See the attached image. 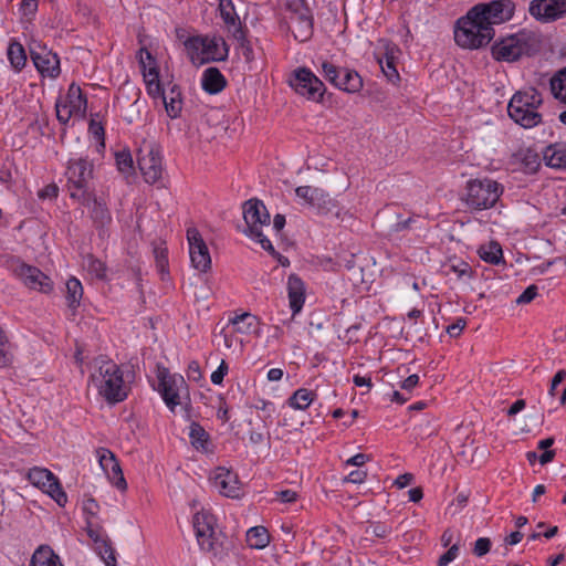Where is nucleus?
<instances>
[{
    "instance_id": "obj_20",
    "label": "nucleus",
    "mask_w": 566,
    "mask_h": 566,
    "mask_svg": "<svg viewBox=\"0 0 566 566\" xmlns=\"http://www.w3.org/2000/svg\"><path fill=\"white\" fill-rule=\"evenodd\" d=\"M15 272L18 276L22 280V282L30 289L38 290L44 293H48L52 289V282L49 276H46L42 271L38 268L20 264Z\"/></svg>"
},
{
    "instance_id": "obj_53",
    "label": "nucleus",
    "mask_w": 566,
    "mask_h": 566,
    "mask_svg": "<svg viewBox=\"0 0 566 566\" xmlns=\"http://www.w3.org/2000/svg\"><path fill=\"white\" fill-rule=\"evenodd\" d=\"M537 295L536 285H530L526 290L517 297L516 302L518 304H526L532 302Z\"/></svg>"
},
{
    "instance_id": "obj_42",
    "label": "nucleus",
    "mask_w": 566,
    "mask_h": 566,
    "mask_svg": "<svg viewBox=\"0 0 566 566\" xmlns=\"http://www.w3.org/2000/svg\"><path fill=\"white\" fill-rule=\"evenodd\" d=\"M137 57H138L140 69L143 71V75L150 70L153 71V69H154V72H158L156 60L146 48H142L139 50Z\"/></svg>"
},
{
    "instance_id": "obj_1",
    "label": "nucleus",
    "mask_w": 566,
    "mask_h": 566,
    "mask_svg": "<svg viewBox=\"0 0 566 566\" xmlns=\"http://www.w3.org/2000/svg\"><path fill=\"white\" fill-rule=\"evenodd\" d=\"M514 10L515 6L511 0H494L474 6L457 21L455 43L469 50L488 45L495 35L493 27L509 21Z\"/></svg>"
},
{
    "instance_id": "obj_52",
    "label": "nucleus",
    "mask_w": 566,
    "mask_h": 566,
    "mask_svg": "<svg viewBox=\"0 0 566 566\" xmlns=\"http://www.w3.org/2000/svg\"><path fill=\"white\" fill-rule=\"evenodd\" d=\"M240 43L241 54L245 59L247 62H251L254 59L253 49L251 44L245 40L243 35L242 39H235Z\"/></svg>"
},
{
    "instance_id": "obj_24",
    "label": "nucleus",
    "mask_w": 566,
    "mask_h": 566,
    "mask_svg": "<svg viewBox=\"0 0 566 566\" xmlns=\"http://www.w3.org/2000/svg\"><path fill=\"white\" fill-rule=\"evenodd\" d=\"M287 294L293 316L302 311L305 302V284L300 276L291 274L287 279Z\"/></svg>"
},
{
    "instance_id": "obj_60",
    "label": "nucleus",
    "mask_w": 566,
    "mask_h": 566,
    "mask_svg": "<svg viewBox=\"0 0 566 566\" xmlns=\"http://www.w3.org/2000/svg\"><path fill=\"white\" fill-rule=\"evenodd\" d=\"M451 269L455 273H458L459 277L471 276V272H472L471 266L468 263H465V262H460L458 265L452 264Z\"/></svg>"
},
{
    "instance_id": "obj_64",
    "label": "nucleus",
    "mask_w": 566,
    "mask_h": 566,
    "mask_svg": "<svg viewBox=\"0 0 566 566\" xmlns=\"http://www.w3.org/2000/svg\"><path fill=\"white\" fill-rule=\"evenodd\" d=\"M57 193H59L57 186L52 184V185H48L45 188H43L39 192V196H40V198H56Z\"/></svg>"
},
{
    "instance_id": "obj_3",
    "label": "nucleus",
    "mask_w": 566,
    "mask_h": 566,
    "mask_svg": "<svg viewBox=\"0 0 566 566\" xmlns=\"http://www.w3.org/2000/svg\"><path fill=\"white\" fill-rule=\"evenodd\" d=\"M542 46L539 34L522 30L495 42L492 55L497 61L514 62L520 57L536 54Z\"/></svg>"
},
{
    "instance_id": "obj_26",
    "label": "nucleus",
    "mask_w": 566,
    "mask_h": 566,
    "mask_svg": "<svg viewBox=\"0 0 566 566\" xmlns=\"http://www.w3.org/2000/svg\"><path fill=\"white\" fill-rule=\"evenodd\" d=\"M163 103L167 115L170 118H177L182 111V98L180 88L176 84H168V87L163 91Z\"/></svg>"
},
{
    "instance_id": "obj_9",
    "label": "nucleus",
    "mask_w": 566,
    "mask_h": 566,
    "mask_svg": "<svg viewBox=\"0 0 566 566\" xmlns=\"http://www.w3.org/2000/svg\"><path fill=\"white\" fill-rule=\"evenodd\" d=\"M192 523L200 547L206 552L217 555L221 544L214 530V516L209 511L201 510L195 514Z\"/></svg>"
},
{
    "instance_id": "obj_58",
    "label": "nucleus",
    "mask_w": 566,
    "mask_h": 566,
    "mask_svg": "<svg viewBox=\"0 0 566 566\" xmlns=\"http://www.w3.org/2000/svg\"><path fill=\"white\" fill-rule=\"evenodd\" d=\"M367 476V473L366 471H363V470H355V471H352L346 478H345V481L346 482H352V483H356V484H360L365 481Z\"/></svg>"
},
{
    "instance_id": "obj_19",
    "label": "nucleus",
    "mask_w": 566,
    "mask_h": 566,
    "mask_svg": "<svg viewBox=\"0 0 566 566\" xmlns=\"http://www.w3.org/2000/svg\"><path fill=\"white\" fill-rule=\"evenodd\" d=\"M210 480L220 494L232 499L240 496L241 484L234 472L226 468H217L211 474Z\"/></svg>"
},
{
    "instance_id": "obj_59",
    "label": "nucleus",
    "mask_w": 566,
    "mask_h": 566,
    "mask_svg": "<svg viewBox=\"0 0 566 566\" xmlns=\"http://www.w3.org/2000/svg\"><path fill=\"white\" fill-rule=\"evenodd\" d=\"M381 69L385 73V75L389 78V80H394V78H398L399 75H398V72L395 67V64H394V61L388 59L386 60V66H384L381 64Z\"/></svg>"
},
{
    "instance_id": "obj_48",
    "label": "nucleus",
    "mask_w": 566,
    "mask_h": 566,
    "mask_svg": "<svg viewBox=\"0 0 566 566\" xmlns=\"http://www.w3.org/2000/svg\"><path fill=\"white\" fill-rule=\"evenodd\" d=\"M83 511L86 514L87 520L91 521V518L96 517L99 511V505L95 499L87 497L83 501Z\"/></svg>"
},
{
    "instance_id": "obj_33",
    "label": "nucleus",
    "mask_w": 566,
    "mask_h": 566,
    "mask_svg": "<svg viewBox=\"0 0 566 566\" xmlns=\"http://www.w3.org/2000/svg\"><path fill=\"white\" fill-rule=\"evenodd\" d=\"M247 544L251 548L262 549L270 543V534L264 526H254L247 532Z\"/></svg>"
},
{
    "instance_id": "obj_44",
    "label": "nucleus",
    "mask_w": 566,
    "mask_h": 566,
    "mask_svg": "<svg viewBox=\"0 0 566 566\" xmlns=\"http://www.w3.org/2000/svg\"><path fill=\"white\" fill-rule=\"evenodd\" d=\"M115 159L116 166L120 172L129 175L133 171V157L128 150L116 153Z\"/></svg>"
},
{
    "instance_id": "obj_22",
    "label": "nucleus",
    "mask_w": 566,
    "mask_h": 566,
    "mask_svg": "<svg viewBox=\"0 0 566 566\" xmlns=\"http://www.w3.org/2000/svg\"><path fill=\"white\" fill-rule=\"evenodd\" d=\"M289 29L296 41L306 42L310 40L313 34V19L308 13V10L294 13L290 18Z\"/></svg>"
},
{
    "instance_id": "obj_17",
    "label": "nucleus",
    "mask_w": 566,
    "mask_h": 566,
    "mask_svg": "<svg viewBox=\"0 0 566 566\" xmlns=\"http://www.w3.org/2000/svg\"><path fill=\"white\" fill-rule=\"evenodd\" d=\"M158 390L170 410L180 403L179 390L185 387V380L181 376L171 375L167 370L160 371L158 375Z\"/></svg>"
},
{
    "instance_id": "obj_15",
    "label": "nucleus",
    "mask_w": 566,
    "mask_h": 566,
    "mask_svg": "<svg viewBox=\"0 0 566 566\" xmlns=\"http://www.w3.org/2000/svg\"><path fill=\"white\" fill-rule=\"evenodd\" d=\"M190 260L195 269L207 272L211 266V258L207 244L196 228L187 230Z\"/></svg>"
},
{
    "instance_id": "obj_54",
    "label": "nucleus",
    "mask_w": 566,
    "mask_h": 566,
    "mask_svg": "<svg viewBox=\"0 0 566 566\" xmlns=\"http://www.w3.org/2000/svg\"><path fill=\"white\" fill-rule=\"evenodd\" d=\"M187 377L190 380L199 381L202 378L201 369L198 361L192 360L187 368Z\"/></svg>"
},
{
    "instance_id": "obj_46",
    "label": "nucleus",
    "mask_w": 566,
    "mask_h": 566,
    "mask_svg": "<svg viewBox=\"0 0 566 566\" xmlns=\"http://www.w3.org/2000/svg\"><path fill=\"white\" fill-rule=\"evenodd\" d=\"M11 363L10 344L0 329V366H7Z\"/></svg>"
},
{
    "instance_id": "obj_30",
    "label": "nucleus",
    "mask_w": 566,
    "mask_h": 566,
    "mask_svg": "<svg viewBox=\"0 0 566 566\" xmlns=\"http://www.w3.org/2000/svg\"><path fill=\"white\" fill-rule=\"evenodd\" d=\"M29 566H63V564L50 546L41 545L34 551Z\"/></svg>"
},
{
    "instance_id": "obj_37",
    "label": "nucleus",
    "mask_w": 566,
    "mask_h": 566,
    "mask_svg": "<svg viewBox=\"0 0 566 566\" xmlns=\"http://www.w3.org/2000/svg\"><path fill=\"white\" fill-rule=\"evenodd\" d=\"M479 254L482 260L491 264H499L503 258L502 248L497 242H490L479 249Z\"/></svg>"
},
{
    "instance_id": "obj_16",
    "label": "nucleus",
    "mask_w": 566,
    "mask_h": 566,
    "mask_svg": "<svg viewBox=\"0 0 566 566\" xmlns=\"http://www.w3.org/2000/svg\"><path fill=\"white\" fill-rule=\"evenodd\" d=\"M528 11L538 21H555L566 14V0H532Z\"/></svg>"
},
{
    "instance_id": "obj_29",
    "label": "nucleus",
    "mask_w": 566,
    "mask_h": 566,
    "mask_svg": "<svg viewBox=\"0 0 566 566\" xmlns=\"http://www.w3.org/2000/svg\"><path fill=\"white\" fill-rule=\"evenodd\" d=\"M201 85L207 93L218 94L226 87L227 81L217 67H208L203 71Z\"/></svg>"
},
{
    "instance_id": "obj_28",
    "label": "nucleus",
    "mask_w": 566,
    "mask_h": 566,
    "mask_svg": "<svg viewBox=\"0 0 566 566\" xmlns=\"http://www.w3.org/2000/svg\"><path fill=\"white\" fill-rule=\"evenodd\" d=\"M543 160L551 168L566 170V144L555 143L545 147Z\"/></svg>"
},
{
    "instance_id": "obj_38",
    "label": "nucleus",
    "mask_w": 566,
    "mask_h": 566,
    "mask_svg": "<svg viewBox=\"0 0 566 566\" xmlns=\"http://www.w3.org/2000/svg\"><path fill=\"white\" fill-rule=\"evenodd\" d=\"M144 81L149 95L153 97H161L163 91H165L166 87H163L160 84L159 72H154V70L148 71L144 74Z\"/></svg>"
},
{
    "instance_id": "obj_7",
    "label": "nucleus",
    "mask_w": 566,
    "mask_h": 566,
    "mask_svg": "<svg viewBox=\"0 0 566 566\" xmlns=\"http://www.w3.org/2000/svg\"><path fill=\"white\" fill-rule=\"evenodd\" d=\"M192 63L203 64L210 61H223L228 56V45L220 35H196L185 41Z\"/></svg>"
},
{
    "instance_id": "obj_62",
    "label": "nucleus",
    "mask_w": 566,
    "mask_h": 566,
    "mask_svg": "<svg viewBox=\"0 0 566 566\" xmlns=\"http://www.w3.org/2000/svg\"><path fill=\"white\" fill-rule=\"evenodd\" d=\"M566 378V370H558L552 379L549 395L555 396L556 387Z\"/></svg>"
},
{
    "instance_id": "obj_18",
    "label": "nucleus",
    "mask_w": 566,
    "mask_h": 566,
    "mask_svg": "<svg viewBox=\"0 0 566 566\" xmlns=\"http://www.w3.org/2000/svg\"><path fill=\"white\" fill-rule=\"evenodd\" d=\"M98 462L104 472L107 474L111 483L119 491H126L127 482L124 478L119 462L115 454L108 449L101 448L97 451Z\"/></svg>"
},
{
    "instance_id": "obj_6",
    "label": "nucleus",
    "mask_w": 566,
    "mask_h": 566,
    "mask_svg": "<svg viewBox=\"0 0 566 566\" xmlns=\"http://www.w3.org/2000/svg\"><path fill=\"white\" fill-rule=\"evenodd\" d=\"M66 189L70 197L78 202L90 201L91 199V180L93 178V164L86 158H71L67 161L66 170Z\"/></svg>"
},
{
    "instance_id": "obj_39",
    "label": "nucleus",
    "mask_w": 566,
    "mask_h": 566,
    "mask_svg": "<svg viewBox=\"0 0 566 566\" xmlns=\"http://www.w3.org/2000/svg\"><path fill=\"white\" fill-rule=\"evenodd\" d=\"M95 551L104 560L106 566H116L115 551L106 537L103 541L97 542Z\"/></svg>"
},
{
    "instance_id": "obj_2",
    "label": "nucleus",
    "mask_w": 566,
    "mask_h": 566,
    "mask_svg": "<svg viewBox=\"0 0 566 566\" xmlns=\"http://www.w3.org/2000/svg\"><path fill=\"white\" fill-rule=\"evenodd\" d=\"M90 384L111 405L120 402L128 396L129 386L123 378L122 369L117 364L103 356L93 361Z\"/></svg>"
},
{
    "instance_id": "obj_41",
    "label": "nucleus",
    "mask_w": 566,
    "mask_h": 566,
    "mask_svg": "<svg viewBox=\"0 0 566 566\" xmlns=\"http://www.w3.org/2000/svg\"><path fill=\"white\" fill-rule=\"evenodd\" d=\"M521 161L524 170L528 174L536 172L541 166L539 157L537 153L532 149H526L520 153Z\"/></svg>"
},
{
    "instance_id": "obj_11",
    "label": "nucleus",
    "mask_w": 566,
    "mask_h": 566,
    "mask_svg": "<svg viewBox=\"0 0 566 566\" xmlns=\"http://www.w3.org/2000/svg\"><path fill=\"white\" fill-rule=\"evenodd\" d=\"M289 82L297 94L314 102L322 101L325 85L310 69H296Z\"/></svg>"
},
{
    "instance_id": "obj_25",
    "label": "nucleus",
    "mask_w": 566,
    "mask_h": 566,
    "mask_svg": "<svg viewBox=\"0 0 566 566\" xmlns=\"http://www.w3.org/2000/svg\"><path fill=\"white\" fill-rule=\"evenodd\" d=\"M229 325L232 326L233 334L249 336L252 334L259 335V319L251 313H242L229 319Z\"/></svg>"
},
{
    "instance_id": "obj_56",
    "label": "nucleus",
    "mask_w": 566,
    "mask_h": 566,
    "mask_svg": "<svg viewBox=\"0 0 566 566\" xmlns=\"http://www.w3.org/2000/svg\"><path fill=\"white\" fill-rule=\"evenodd\" d=\"M223 338H224V345L227 348H233V347H238V346L240 348L243 347V339L234 336L233 333L232 334L224 333Z\"/></svg>"
},
{
    "instance_id": "obj_10",
    "label": "nucleus",
    "mask_w": 566,
    "mask_h": 566,
    "mask_svg": "<svg viewBox=\"0 0 566 566\" xmlns=\"http://www.w3.org/2000/svg\"><path fill=\"white\" fill-rule=\"evenodd\" d=\"M322 72L332 85L344 92L354 94L363 87V78L354 70L338 67L328 61H323Z\"/></svg>"
},
{
    "instance_id": "obj_36",
    "label": "nucleus",
    "mask_w": 566,
    "mask_h": 566,
    "mask_svg": "<svg viewBox=\"0 0 566 566\" xmlns=\"http://www.w3.org/2000/svg\"><path fill=\"white\" fill-rule=\"evenodd\" d=\"M551 91L556 99L566 104V66L551 78Z\"/></svg>"
},
{
    "instance_id": "obj_35",
    "label": "nucleus",
    "mask_w": 566,
    "mask_h": 566,
    "mask_svg": "<svg viewBox=\"0 0 566 566\" xmlns=\"http://www.w3.org/2000/svg\"><path fill=\"white\" fill-rule=\"evenodd\" d=\"M314 397L313 391L300 388L289 398V405L294 409L305 410L313 402Z\"/></svg>"
},
{
    "instance_id": "obj_43",
    "label": "nucleus",
    "mask_w": 566,
    "mask_h": 566,
    "mask_svg": "<svg viewBox=\"0 0 566 566\" xmlns=\"http://www.w3.org/2000/svg\"><path fill=\"white\" fill-rule=\"evenodd\" d=\"M189 437L191 439V443L198 448H205V444L208 442V434L205 429L198 424L192 423L190 426Z\"/></svg>"
},
{
    "instance_id": "obj_27",
    "label": "nucleus",
    "mask_w": 566,
    "mask_h": 566,
    "mask_svg": "<svg viewBox=\"0 0 566 566\" xmlns=\"http://www.w3.org/2000/svg\"><path fill=\"white\" fill-rule=\"evenodd\" d=\"M60 101L64 103L69 109H72L73 114H75V118H83L85 116L87 102L80 86L71 84L66 96Z\"/></svg>"
},
{
    "instance_id": "obj_47",
    "label": "nucleus",
    "mask_w": 566,
    "mask_h": 566,
    "mask_svg": "<svg viewBox=\"0 0 566 566\" xmlns=\"http://www.w3.org/2000/svg\"><path fill=\"white\" fill-rule=\"evenodd\" d=\"M55 108L56 117L62 124H66L72 117L75 118V114H73L72 109H69V107L60 99L56 102Z\"/></svg>"
},
{
    "instance_id": "obj_4",
    "label": "nucleus",
    "mask_w": 566,
    "mask_h": 566,
    "mask_svg": "<svg viewBox=\"0 0 566 566\" xmlns=\"http://www.w3.org/2000/svg\"><path fill=\"white\" fill-rule=\"evenodd\" d=\"M543 104L542 94L531 87L516 92L507 105L510 117L524 128H532L542 122V114L538 108Z\"/></svg>"
},
{
    "instance_id": "obj_63",
    "label": "nucleus",
    "mask_w": 566,
    "mask_h": 566,
    "mask_svg": "<svg viewBox=\"0 0 566 566\" xmlns=\"http://www.w3.org/2000/svg\"><path fill=\"white\" fill-rule=\"evenodd\" d=\"M87 535L91 539H93L96 545L97 542L103 541L105 536H103L99 530L94 528L92 521L87 520Z\"/></svg>"
},
{
    "instance_id": "obj_12",
    "label": "nucleus",
    "mask_w": 566,
    "mask_h": 566,
    "mask_svg": "<svg viewBox=\"0 0 566 566\" xmlns=\"http://www.w3.org/2000/svg\"><path fill=\"white\" fill-rule=\"evenodd\" d=\"M137 163L146 182L155 184L161 178L163 157L157 145L144 142L138 150Z\"/></svg>"
},
{
    "instance_id": "obj_32",
    "label": "nucleus",
    "mask_w": 566,
    "mask_h": 566,
    "mask_svg": "<svg viewBox=\"0 0 566 566\" xmlns=\"http://www.w3.org/2000/svg\"><path fill=\"white\" fill-rule=\"evenodd\" d=\"M7 56L15 72H21L27 63V54L23 45L14 40L10 41L7 49Z\"/></svg>"
},
{
    "instance_id": "obj_31",
    "label": "nucleus",
    "mask_w": 566,
    "mask_h": 566,
    "mask_svg": "<svg viewBox=\"0 0 566 566\" xmlns=\"http://www.w3.org/2000/svg\"><path fill=\"white\" fill-rule=\"evenodd\" d=\"M81 203L87 206L91 209L92 219L97 226L104 227L105 224L111 222V213L105 202H103L102 200H98L97 198L91 195L90 201Z\"/></svg>"
},
{
    "instance_id": "obj_57",
    "label": "nucleus",
    "mask_w": 566,
    "mask_h": 566,
    "mask_svg": "<svg viewBox=\"0 0 566 566\" xmlns=\"http://www.w3.org/2000/svg\"><path fill=\"white\" fill-rule=\"evenodd\" d=\"M276 497L283 503H293L297 500V493L293 490H283L276 493Z\"/></svg>"
},
{
    "instance_id": "obj_49",
    "label": "nucleus",
    "mask_w": 566,
    "mask_h": 566,
    "mask_svg": "<svg viewBox=\"0 0 566 566\" xmlns=\"http://www.w3.org/2000/svg\"><path fill=\"white\" fill-rule=\"evenodd\" d=\"M459 553V545H452L438 560V566H447L457 558Z\"/></svg>"
},
{
    "instance_id": "obj_21",
    "label": "nucleus",
    "mask_w": 566,
    "mask_h": 566,
    "mask_svg": "<svg viewBox=\"0 0 566 566\" xmlns=\"http://www.w3.org/2000/svg\"><path fill=\"white\" fill-rule=\"evenodd\" d=\"M31 59L36 70L49 77H56L60 74V60L55 53L45 48L40 51L31 50Z\"/></svg>"
},
{
    "instance_id": "obj_61",
    "label": "nucleus",
    "mask_w": 566,
    "mask_h": 566,
    "mask_svg": "<svg viewBox=\"0 0 566 566\" xmlns=\"http://www.w3.org/2000/svg\"><path fill=\"white\" fill-rule=\"evenodd\" d=\"M367 461H369V455L365 454V453H357L355 454L354 457L349 458L347 461H346V465H356V467H361L364 465Z\"/></svg>"
},
{
    "instance_id": "obj_23",
    "label": "nucleus",
    "mask_w": 566,
    "mask_h": 566,
    "mask_svg": "<svg viewBox=\"0 0 566 566\" xmlns=\"http://www.w3.org/2000/svg\"><path fill=\"white\" fill-rule=\"evenodd\" d=\"M219 12L228 31L234 39H242L243 30L232 0H219Z\"/></svg>"
},
{
    "instance_id": "obj_45",
    "label": "nucleus",
    "mask_w": 566,
    "mask_h": 566,
    "mask_svg": "<svg viewBox=\"0 0 566 566\" xmlns=\"http://www.w3.org/2000/svg\"><path fill=\"white\" fill-rule=\"evenodd\" d=\"M391 526H389L388 524L382 522H376L367 527L366 533L379 538H385L391 533Z\"/></svg>"
},
{
    "instance_id": "obj_14",
    "label": "nucleus",
    "mask_w": 566,
    "mask_h": 566,
    "mask_svg": "<svg viewBox=\"0 0 566 566\" xmlns=\"http://www.w3.org/2000/svg\"><path fill=\"white\" fill-rule=\"evenodd\" d=\"M295 195L303 203L313 208L317 213L326 214L337 207V202L324 189L312 186H300Z\"/></svg>"
},
{
    "instance_id": "obj_50",
    "label": "nucleus",
    "mask_w": 566,
    "mask_h": 566,
    "mask_svg": "<svg viewBox=\"0 0 566 566\" xmlns=\"http://www.w3.org/2000/svg\"><path fill=\"white\" fill-rule=\"evenodd\" d=\"M490 548L491 541L486 537H480L475 541L473 552L476 556H483L490 552Z\"/></svg>"
},
{
    "instance_id": "obj_51",
    "label": "nucleus",
    "mask_w": 566,
    "mask_h": 566,
    "mask_svg": "<svg viewBox=\"0 0 566 566\" xmlns=\"http://www.w3.org/2000/svg\"><path fill=\"white\" fill-rule=\"evenodd\" d=\"M229 367L226 360H222L218 369L211 374V381L214 385H220L223 381L224 376L228 374Z\"/></svg>"
},
{
    "instance_id": "obj_34",
    "label": "nucleus",
    "mask_w": 566,
    "mask_h": 566,
    "mask_svg": "<svg viewBox=\"0 0 566 566\" xmlns=\"http://www.w3.org/2000/svg\"><path fill=\"white\" fill-rule=\"evenodd\" d=\"M83 296V286L76 277L66 281V301L70 308L74 310L80 305Z\"/></svg>"
},
{
    "instance_id": "obj_40",
    "label": "nucleus",
    "mask_w": 566,
    "mask_h": 566,
    "mask_svg": "<svg viewBox=\"0 0 566 566\" xmlns=\"http://www.w3.org/2000/svg\"><path fill=\"white\" fill-rule=\"evenodd\" d=\"M87 272L98 280L106 279V265L93 255H87L83 262Z\"/></svg>"
},
{
    "instance_id": "obj_13",
    "label": "nucleus",
    "mask_w": 566,
    "mask_h": 566,
    "mask_svg": "<svg viewBox=\"0 0 566 566\" xmlns=\"http://www.w3.org/2000/svg\"><path fill=\"white\" fill-rule=\"evenodd\" d=\"M28 480L36 488L48 493L60 506L67 502V495L63 491L59 479L48 469L32 468L28 472Z\"/></svg>"
},
{
    "instance_id": "obj_55",
    "label": "nucleus",
    "mask_w": 566,
    "mask_h": 566,
    "mask_svg": "<svg viewBox=\"0 0 566 566\" xmlns=\"http://www.w3.org/2000/svg\"><path fill=\"white\" fill-rule=\"evenodd\" d=\"M465 325H467V322L464 318H458L455 323H453L447 327V333L451 337H458L464 329Z\"/></svg>"
},
{
    "instance_id": "obj_5",
    "label": "nucleus",
    "mask_w": 566,
    "mask_h": 566,
    "mask_svg": "<svg viewBox=\"0 0 566 566\" xmlns=\"http://www.w3.org/2000/svg\"><path fill=\"white\" fill-rule=\"evenodd\" d=\"M504 192V187L489 177L471 179L467 182L461 200L472 211L493 208Z\"/></svg>"
},
{
    "instance_id": "obj_8",
    "label": "nucleus",
    "mask_w": 566,
    "mask_h": 566,
    "mask_svg": "<svg viewBox=\"0 0 566 566\" xmlns=\"http://www.w3.org/2000/svg\"><path fill=\"white\" fill-rule=\"evenodd\" d=\"M243 218L247 224L244 233L256 240L261 247L275 254L274 247L268 237L263 233V227L270 228V213L261 200L250 199L243 206Z\"/></svg>"
}]
</instances>
